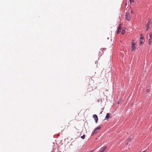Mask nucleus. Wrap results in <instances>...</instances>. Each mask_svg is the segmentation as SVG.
<instances>
[{
  "label": "nucleus",
  "instance_id": "nucleus-8",
  "mask_svg": "<svg viewBox=\"0 0 152 152\" xmlns=\"http://www.w3.org/2000/svg\"><path fill=\"white\" fill-rule=\"evenodd\" d=\"M121 24H120L119 25V26L118 27V31H117V34H118L119 32L121 31Z\"/></svg>",
  "mask_w": 152,
  "mask_h": 152
},
{
  "label": "nucleus",
  "instance_id": "nucleus-16",
  "mask_svg": "<svg viewBox=\"0 0 152 152\" xmlns=\"http://www.w3.org/2000/svg\"><path fill=\"white\" fill-rule=\"evenodd\" d=\"M131 12L132 13H133V11L132 10H131Z\"/></svg>",
  "mask_w": 152,
  "mask_h": 152
},
{
  "label": "nucleus",
  "instance_id": "nucleus-11",
  "mask_svg": "<svg viewBox=\"0 0 152 152\" xmlns=\"http://www.w3.org/2000/svg\"><path fill=\"white\" fill-rule=\"evenodd\" d=\"M85 137V135L84 134L81 137V138L83 139H84Z\"/></svg>",
  "mask_w": 152,
  "mask_h": 152
},
{
  "label": "nucleus",
  "instance_id": "nucleus-19",
  "mask_svg": "<svg viewBox=\"0 0 152 152\" xmlns=\"http://www.w3.org/2000/svg\"><path fill=\"white\" fill-rule=\"evenodd\" d=\"M97 101H98V102H99V100L98 99V100H97Z\"/></svg>",
  "mask_w": 152,
  "mask_h": 152
},
{
  "label": "nucleus",
  "instance_id": "nucleus-4",
  "mask_svg": "<svg viewBox=\"0 0 152 152\" xmlns=\"http://www.w3.org/2000/svg\"><path fill=\"white\" fill-rule=\"evenodd\" d=\"M101 128V126H99L96 128L94 129V132L92 133V135H94L97 132L98 130L100 129Z\"/></svg>",
  "mask_w": 152,
  "mask_h": 152
},
{
  "label": "nucleus",
  "instance_id": "nucleus-20",
  "mask_svg": "<svg viewBox=\"0 0 152 152\" xmlns=\"http://www.w3.org/2000/svg\"><path fill=\"white\" fill-rule=\"evenodd\" d=\"M90 152H93V151H90Z\"/></svg>",
  "mask_w": 152,
  "mask_h": 152
},
{
  "label": "nucleus",
  "instance_id": "nucleus-21",
  "mask_svg": "<svg viewBox=\"0 0 152 152\" xmlns=\"http://www.w3.org/2000/svg\"><path fill=\"white\" fill-rule=\"evenodd\" d=\"M102 50H104V49H102Z\"/></svg>",
  "mask_w": 152,
  "mask_h": 152
},
{
  "label": "nucleus",
  "instance_id": "nucleus-13",
  "mask_svg": "<svg viewBox=\"0 0 152 152\" xmlns=\"http://www.w3.org/2000/svg\"><path fill=\"white\" fill-rule=\"evenodd\" d=\"M140 45L142 44V40L141 39H140Z\"/></svg>",
  "mask_w": 152,
  "mask_h": 152
},
{
  "label": "nucleus",
  "instance_id": "nucleus-14",
  "mask_svg": "<svg viewBox=\"0 0 152 152\" xmlns=\"http://www.w3.org/2000/svg\"><path fill=\"white\" fill-rule=\"evenodd\" d=\"M143 37L142 36V34H141V37H140V39H141V40L143 39Z\"/></svg>",
  "mask_w": 152,
  "mask_h": 152
},
{
  "label": "nucleus",
  "instance_id": "nucleus-3",
  "mask_svg": "<svg viewBox=\"0 0 152 152\" xmlns=\"http://www.w3.org/2000/svg\"><path fill=\"white\" fill-rule=\"evenodd\" d=\"M135 45V43L134 42V40H132V51H134L136 48Z\"/></svg>",
  "mask_w": 152,
  "mask_h": 152
},
{
  "label": "nucleus",
  "instance_id": "nucleus-10",
  "mask_svg": "<svg viewBox=\"0 0 152 152\" xmlns=\"http://www.w3.org/2000/svg\"><path fill=\"white\" fill-rule=\"evenodd\" d=\"M125 33V29H123L122 30L121 33L122 34H124Z\"/></svg>",
  "mask_w": 152,
  "mask_h": 152
},
{
  "label": "nucleus",
  "instance_id": "nucleus-1",
  "mask_svg": "<svg viewBox=\"0 0 152 152\" xmlns=\"http://www.w3.org/2000/svg\"><path fill=\"white\" fill-rule=\"evenodd\" d=\"M152 23L151 20L150 19H149L148 22L147 23L146 25V31H148V30L149 29L150 27L149 26Z\"/></svg>",
  "mask_w": 152,
  "mask_h": 152
},
{
  "label": "nucleus",
  "instance_id": "nucleus-9",
  "mask_svg": "<svg viewBox=\"0 0 152 152\" xmlns=\"http://www.w3.org/2000/svg\"><path fill=\"white\" fill-rule=\"evenodd\" d=\"M111 114L109 113H108L106 115L105 117V120H108L110 118Z\"/></svg>",
  "mask_w": 152,
  "mask_h": 152
},
{
  "label": "nucleus",
  "instance_id": "nucleus-7",
  "mask_svg": "<svg viewBox=\"0 0 152 152\" xmlns=\"http://www.w3.org/2000/svg\"><path fill=\"white\" fill-rule=\"evenodd\" d=\"M107 147L105 146V147L102 148L99 150V152H104L105 150L107 148Z\"/></svg>",
  "mask_w": 152,
  "mask_h": 152
},
{
  "label": "nucleus",
  "instance_id": "nucleus-17",
  "mask_svg": "<svg viewBox=\"0 0 152 152\" xmlns=\"http://www.w3.org/2000/svg\"><path fill=\"white\" fill-rule=\"evenodd\" d=\"M149 92V89H148L147 90V92Z\"/></svg>",
  "mask_w": 152,
  "mask_h": 152
},
{
  "label": "nucleus",
  "instance_id": "nucleus-6",
  "mask_svg": "<svg viewBox=\"0 0 152 152\" xmlns=\"http://www.w3.org/2000/svg\"><path fill=\"white\" fill-rule=\"evenodd\" d=\"M93 117L95 120L96 123H97L98 121V118L96 114H94L93 115Z\"/></svg>",
  "mask_w": 152,
  "mask_h": 152
},
{
  "label": "nucleus",
  "instance_id": "nucleus-18",
  "mask_svg": "<svg viewBox=\"0 0 152 152\" xmlns=\"http://www.w3.org/2000/svg\"><path fill=\"white\" fill-rule=\"evenodd\" d=\"M142 152H146V151H142Z\"/></svg>",
  "mask_w": 152,
  "mask_h": 152
},
{
  "label": "nucleus",
  "instance_id": "nucleus-15",
  "mask_svg": "<svg viewBox=\"0 0 152 152\" xmlns=\"http://www.w3.org/2000/svg\"><path fill=\"white\" fill-rule=\"evenodd\" d=\"M129 141H131V138H129L128 140Z\"/></svg>",
  "mask_w": 152,
  "mask_h": 152
},
{
  "label": "nucleus",
  "instance_id": "nucleus-5",
  "mask_svg": "<svg viewBox=\"0 0 152 152\" xmlns=\"http://www.w3.org/2000/svg\"><path fill=\"white\" fill-rule=\"evenodd\" d=\"M126 19L128 21H129L131 19V17L129 13H127L126 14Z\"/></svg>",
  "mask_w": 152,
  "mask_h": 152
},
{
  "label": "nucleus",
  "instance_id": "nucleus-2",
  "mask_svg": "<svg viewBox=\"0 0 152 152\" xmlns=\"http://www.w3.org/2000/svg\"><path fill=\"white\" fill-rule=\"evenodd\" d=\"M147 39H148V45H150L151 44L152 41V33L149 34V37H148Z\"/></svg>",
  "mask_w": 152,
  "mask_h": 152
},
{
  "label": "nucleus",
  "instance_id": "nucleus-12",
  "mask_svg": "<svg viewBox=\"0 0 152 152\" xmlns=\"http://www.w3.org/2000/svg\"><path fill=\"white\" fill-rule=\"evenodd\" d=\"M130 3H131L132 2L134 3V2L135 0H129Z\"/></svg>",
  "mask_w": 152,
  "mask_h": 152
}]
</instances>
